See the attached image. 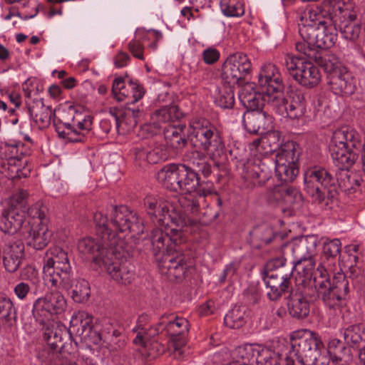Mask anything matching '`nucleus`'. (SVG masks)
Returning <instances> with one entry per match:
<instances>
[{
    "mask_svg": "<svg viewBox=\"0 0 365 365\" xmlns=\"http://www.w3.org/2000/svg\"><path fill=\"white\" fill-rule=\"evenodd\" d=\"M136 37L142 39L143 42H148V47L155 50L158 47V42L163 38V34L160 31L154 29L139 30L136 32Z\"/></svg>",
    "mask_w": 365,
    "mask_h": 365,
    "instance_id": "obj_57",
    "label": "nucleus"
},
{
    "mask_svg": "<svg viewBox=\"0 0 365 365\" xmlns=\"http://www.w3.org/2000/svg\"><path fill=\"white\" fill-rule=\"evenodd\" d=\"M320 66L327 73V83L334 94L349 96L354 93L356 85L353 76L335 55H324Z\"/></svg>",
    "mask_w": 365,
    "mask_h": 365,
    "instance_id": "obj_13",
    "label": "nucleus"
},
{
    "mask_svg": "<svg viewBox=\"0 0 365 365\" xmlns=\"http://www.w3.org/2000/svg\"><path fill=\"white\" fill-rule=\"evenodd\" d=\"M41 325L48 346L52 349H58L68 355L72 351V333H75L80 338L81 342L89 349L92 344L98 345L102 340L99 327L93 324V317L85 311L73 313L69 329L61 322L55 320Z\"/></svg>",
    "mask_w": 365,
    "mask_h": 365,
    "instance_id": "obj_2",
    "label": "nucleus"
},
{
    "mask_svg": "<svg viewBox=\"0 0 365 365\" xmlns=\"http://www.w3.org/2000/svg\"><path fill=\"white\" fill-rule=\"evenodd\" d=\"M261 109L249 110L242 116V124L245 129L250 133H257L261 129L264 132L266 129V121L270 118Z\"/></svg>",
    "mask_w": 365,
    "mask_h": 365,
    "instance_id": "obj_34",
    "label": "nucleus"
},
{
    "mask_svg": "<svg viewBox=\"0 0 365 365\" xmlns=\"http://www.w3.org/2000/svg\"><path fill=\"white\" fill-rule=\"evenodd\" d=\"M180 164L165 165L156 174L158 182L165 188L178 192Z\"/></svg>",
    "mask_w": 365,
    "mask_h": 365,
    "instance_id": "obj_36",
    "label": "nucleus"
},
{
    "mask_svg": "<svg viewBox=\"0 0 365 365\" xmlns=\"http://www.w3.org/2000/svg\"><path fill=\"white\" fill-rule=\"evenodd\" d=\"M291 346L284 358L285 365H317L322 343L314 333L306 329L293 332Z\"/></svg>",
    "mask_w": 365,
    "mask_h": 365,
    "instance_id": "obj_10",
    "label": "nucleus"
},
{
    "mask_svg": "<svg viewBox=\"0 0 365 365\" xmlns=\"http://www.w3.org/2000/svg\"><path fill=\"white\" fill-rule=\"evenodd\" d=\"M185 126H168L165 128L164 135L167 143L175 149L185 147L187 140L184 133Z\"/></svg>",
    "mask_w": 365,
    "mask_h": 365,
    "instance_id": "obj_43",
    "label": "nucleus"
},
{
    "mask_svg": "<svg viewBox=\"0 0 365 365\" xmlns=\"http://www.w3.org/2000/svg\"><path fill=\"white\" fill-rule=\"evenodd\" d=\"M258 83L264 92L267 103H271L273 97H279L284 93V83L281 73L273 63H265L259 70Z\"/></svg>",
    "mask_w": 365,
    "mask_h": 365,
    "instance_id": "obj_20",
    "label": "nucleus"
},
{
    "mask_svg": "<svg viewBox=\"0 0 365 365\" xmlns=\"http://www.w3.org/2000/svg\"><path fill=\"white\" fill-rule=\"evenodd\" d=\"M68 354L58 349H52L50 346L39 350L37 357L41 363H56L67 359Z\"/></svg>",
    "mask_w": 365,
    "mask_h": 365,
    "instance_id": "obj_52",
    "label": "nucleus"
},
{
    "mask_svg": "<svg viewBox=\"0 0 365 365\" xmlns=\"http://www.w3.org/2000/svg\"><path fill=\"white\" fill-rule=\"evenodd\" d=\"M26 97V104L31 118L39 128H44L50 125L53 110L49 106L44 105L43 99L33 98L32 91L28 87L24 88Z\"/></svg>",
    "mask_w": 365,
    "mask_h": 365,
    "instance_id": "obj_27",
    "label": "nucleus"
},
{
    "mask_svg": "<svg viewBox=\"0 0 365 365\" xmlns=\"http://www.w3.org/2000/svg\"><path fill=\"white\" fill-rule=\"evenodd\" d=\"M233 84H225L217 88V93L215 97V103L224 109L232 108L235 104V93Z\"/></svg>",
    "mask_w": 365,
    "mask_h": 365,
    "instance_id": "obj_45",
    "label": "nucleus"
},
{
    "mask_svg": "<svg viewBox=\"0 0 365 365\" xmlns=\"http://www.w3.org/2000/svg\"><path fill=\"white\" fill-rule=\"evenodd\" d=\"M142 39L135 36V39L130 41L128 43V49L133 56L138 59L143 60L144 46Z\"/></svg>",
    "mask_w": 365,
    "mask_h": 365,
    "instance_id": "obj_63",
    "label": "nucleus"
},
{
    "mask_svg": "<svg viewBox=\"0 0 365 365\" xmlns=\"http://www.w3.org/2000/svg\"><path fill=\"white\" fill-rule=\"evenodd\" d=\"M71 298L77 303L86 302L91 294L90 285L88 281L83 279H74L72 277Z\"/></svg>",
    "mask_w": 365,
    "mask_h": 365,
    "instance_id": "obj_47",
    "label": "nucleus"
},
{
    "mask_svg": "<svg viewBox=\"0 0 365 365\" xmlns=\"http://www.w3.org/2000/svg\"><path fill=\"white\" fill-rule=\"evenodd\" d=\"M220 8L223 14L229 17H239L245 14L244 4L239 0H221Z\"/></svg>",
    "mask_w": 365,
    "mask_h": 365,
    "instance_id": "obj_54",
    "label": "nucleus"
},
{
    "mask_svg": "<svg viewBox=\"0 0 365 365\" xmlns=\"http://www.w3.org/2000/svg\"><path fill=\"white\" fill-rule=\"evenodd\" d=\"M325 13L326 14H324L323 11L319 7L308 10L302 17L299 28L312 26L314 24L318 26L317 24L320 21H327L329 19L334 18V14L327 13V11H325Z\"/></svg>",
    "mask_w": 365,
    "mask_h": 365,
    "instance_id": "obj_46",
    "label": "nucleus"
},
{
    "mask_svg": "<svg viewBox=\"0 0 365 365\" xmlns=\"http://www.w3.org/2000/svg\"><path fill=\"white\" fill-rule=\"evenodd\" d=\"M93 220L98 237L81 239L77 247L100 267L106 255L113 256L123 247L126 237L138 238L145 228L139 215L123 205L111 207L106 214L98 211L94 213Z\"/></svg>",
    "mask_w": 365,
    "mask_h": 365,
    "instance_id": "obj_1",
    "label": "nucleus"
},
{
    "mask_svg": "<svg viewBox=\"0 0 365 365\" xmlns=\"http://www.w3.org/2000/svg\"><path fill=\"white\" fill-rule=\"evenodd\" d=\"M53 125L61 138L73 143L82 142L92 128L93 117L81 107L70 106L59 112Z\"/></svg>",
    "mask_w": 365,
    "mask_h": 365,
    "instance_id": "obj_8",
    "label": "nucleus"
},
{
    "mask_svg": "<svg viewBox=\"0 0 365 365\" xmlns=\"http://www.w3.org/2000/svg\"><path fill=\"white\" fill-rule=\"evenodd\" d=\"M339 272H344L346 268L349 269L347 271V274L349 278H351L353 279H359L362 280L364 278L363 272L361 269L360 267H357L356 264H353L352 262L350 264H346L344 263V260L341 259V261L339 264ZM338 271L336 270L335 272L334 275L336 274Z\"/></svg>",
    "mask_w": 365,
    "mask_h": 365,
    "instance_id": "obj_61",
    "label": "nucleus"
},
{
    "mask_svg": "<svg viewBox=\"0 0 365 365\" xmlns=\"http://www.w3.org/2000/svg\"><path fill=\"white\" fill-rule=\"evenodd\" d=\"M341 251V242L339 239L326 238L323 243L319 264L314 274L335 273L336 262H340L339 255Z\"/></svg>",
    "mask_w": 365,
    "mask_h": 365,
    "instance_id": "obj_25",
    "label": "nucleus"
},
{
    "mask_svg": "<svg viewBox=\"0 0 365 365\" xmlns=\"http://www.w3.org/2000/svg\"><path fill=\"white\" fill-rule=\"evenodd\" d=\"M16 318V311L9 297L0 296V319L10 322Z\"/></svg>",
    "mask_w": 365,
    "mask_h": 365,
    "instance_id": "obj_56",
    "label": "nucleus"
},
{
    "mask_svg": "<svg viewBox=\"0 0 365 365\" xmlns=\"http://www.w3.org/2000/svg\"><path fill=\"white\" fill-rule=\"evenodd\" d=\"M351 9L352 4L344 0H323V10H327V13L336 14L342 12L344 16H353Z\"/></svg>",
    "mask_w": 365,
    "mask_h": 365,
    "instance_id": "obj_49",
    "label": "nucleus"
},
{
    "mask_svg": "<svg viewBox=\"0 0 365 365\" xmlns=\"http://www.w3.org/2000/svg\"><path fill=\"white\" fill-rule=\"evenodd\" d=\"M144 204L153 222L165 227L173 225L185 227L194 225L197 220L190 215L197 213L200 208L198 200L190 195H181L172 200L147 196Z\"/></svg>",
    "mask_w": 365,
    "mask_h": 365,
    "instance_id": "obj_3",
    "label": "nucleus"
},
{
    "mask_svg": "<svg viewBox=\"0 0 365 365\" xmlns=\"http://www.w3.org/2000/svg\"><path fill=\"white\" fill-rule=\"evenodd\" d=\"M339 173H336V182L338 186L346 193L352 194L360 190L361 183L363 181L361 175L356 172H350V168H341L336 166Z\"/></svg>",
    "mask_w": 365,
    "mask_h": 365,
    "instance_id": "obj_32",
    "label": "nucleus"
},
{
    "mask_svg": "<svg viewBox=\"0 0 365 365\" xmlns=\"http://www.w3.org/2000/svg\"><path fill=\"white\" fill-rule=\"evenodd\" d=\"M147 149L150 164H156L167 159V151L163 145H158L153 148H147Z\"/></svg>",
    "mask_w": 365,
    "mask_h": 365,
    "instance_id": "obj_60",
    "label": "nucleus"
},
{
    "mask_svg": "<svg viewBox=\"0 0 365 365\" xmlns=\"http://www.w3.org/2000/svg\"><path fill=\"white\" fill-rule=\"evenodd\" d=\"M328 354L332 363L349 364L351 361L350 350L337 339H331L329 342Z\"/></svg>",
    "mask_w": 365,
    "mask_h": 365,
    "instance_id": "obj_42",
    "label": "nucleus"
},
{
    "mask_svg": "<svg viewBox=\"0 0 365 365\" xmlns=\"http://www.w3.org/2000/svg\"><path fill=\"white\" fill-rule=\"evenodd\" d=\"M162 330H165L174 343L175 349H178L186 342V339L190 330L188 320L182 317H173L168 322H160Z\"/></svg>",
    "mask_w": 365,
    "mask_h": 365,
    "instance_id": "obj_28",
    "label": "nucleus"
},
{
    "mask_svg": "<svg viewBox=\"0 0 365 365\" xmlns=\"http://www.w3.org/2000/svg\"><path fill=\"white\" fill-rule=\"evenodd\" d=\"M239 99L241 103L249 110H257L262 108L267 100H264V92L257 93L254 90L252 84L247 83L239 91Z\"/></svg>",
    "mask_w": 365,
    "mask_h": 365,
    "instance_id": "obj_35",
    "label": "nucleus"
},
{
    "mask_svg": "<svg viewBox=\"0 0 365 365\" xmlns=\"http://www.w3.org/2000/svg\"><path fill=\"white\" fill-rule=\"evenodd\" d=\"M29 246L36 250L43 249L48 244L51 233L48 230L47 223H36L28 225L22 233Z\"/></svg>",
    "mask_w": 365,
    "mask_h": 365,
    "instance_id": "obj_30",
    "label": "nucleus"
},
{
    "mask_svg": "<svg viewBox=\"0 0 365 365\" xmlns=\"http://www.w3.org/2000/svg\"><path fill=\"white\" fill-rule=\"evenodd\" d=\"M314 267V265H309V262H302L299 266H298V269H294L297 271L300 277H302V289H304L305 287H309L311 289H314L313 280L315 274V272L314 274L312 273V269Z\"/></svg>",
    "mask_w": 365,
    "mask_h": 365,
    "instance_id": "obj_55",
    "label": "nucleus"
},
{
    "mask_svg": "<svg viewBox=\"0 0 365 365\" xmlns=\"http://www.w3.org/2000/svg\"><path fill=\"white\" fill-rule=\"evenodd\" d=\"M125 81L121 77L116 78L113 81L112 86V92L117 98L118 101H123V98L127 96L125 90Z\"/></svg>",
    "mask_w": 365,
    "mask_h": 365,
    "instance_id": "obj_64",
    "label": "nucleus"
},
{
    "mask_svg": "<svg viewBox=\"0 0 365 365\" xmlns=\"http://www.w3.org/2000/svg\"><path fill=\"white\" fill-rule=\"evenodd\" d=\"M297 51L304 55L309 61L313 60L317 61L320 65V61L324 57L320 56L319 48L317 47L315 43H312L309 39H303L302 41L296 43Z\"/></svg>",
    "mask_w": 365,
    "mask_h": 365,
    "instance_id": "obj_51",
    "label": "nucleus"
},
{
    "mask_svg": "<svg viewBox=\"0 0 365 365\" xmlns=\"http://www.w3.org/2000/svg\"><path fill=\"white\" fill-rule=\"evenodd\" d=\"M252 71L251 60L247 54L236 52L229 55L222 64V78L228 84L242 85Z\"/></svg>",
    "mask_w": 365,
    "mask_h": 365,
    "instance_id": "obj_17",
    "label": "nucleus"
},
{
    "mask_svg": "<svg viewBox=\"0 0 365 365\" xmlns=\"http://www.w3.org/2000/svg\"><path fill=\"white\" fill-rule=\"evenodd\" d=\"M318 243V239L315 235L303 236L292 242L293 269H298V266L306 262H309V265H315L313 257L316 255Z\"/></svg>",
    "mask_w": 365,
    "mask_h": 365,
    "instance_id": "obj_23",
    "label": "nucleus"
},
{
    "mask_svg": "<svg viewBox=\"0 0 365 365\" xmlns=\"http://www.w3.org/2000/svg\"><path fill=\"white\" fill-rule=\"evenodd\" d=\"M178 185L179 192H189L187 195L192 196L191 192L197 190L200 185L198 174L189 167L180 164ZM193 197L197 200L195 196Z\"/></svg>",
    "mask_w": 365,
    "mask_h": 365,
    "instance_id": "obj_37",
    "label": "nucleus"
},
{
    "mask_svg": "<svg viewBox=\"0 0 365 365\" xmlns=\"http://www.w3.org/2000/svg\"><path fill=\"white\" fill-rule=\"evenodd\" d=\"M361 145V135L354 128L344 126L335 130L329 145L333 163L341 168H351L358 158L352 149Z\"/></svg>",
    "mask_w": 365,
    "mask_h": 365,
    "instance_id": "obj_11",
    "label": "nucleus"
},
{
    "mask_svg": "<svg viewBox=\"0 0 365 365\" xmlns=\"http://www.w3.org/2000/svg\"><path fill=\"white\" fill-rule=\"evenodd\" d=\"M304 289L300 290V294H292L289 302V313L293 317L297 319H304L310 311L309 296L304 294Z\"/></svg>",
    "mask_w": 365,
    "mask_h": 365,
    "instance_id": "obj_38",
    "label": "nucleus"
},
{
    "mask_svg": "<svg viewBox=\"0 0 365 365\" xmlns=\"http://www.w3.org/2000/svg\"><path fill=\"white\" fill-rule=\"evenodd\" d=\"M299 155L294 141H287L281 146L275 156V173L282 182H292L298 174L296 165Z\"/></svg>",
    "mask_w": 365,
    "mask_h": 365,
    "instance_id": "obj_18",
    "label": "nucleus"
},
{
    "mask_svg": "<svg viewBox=\"0 0 365 365\" xmlns=\"http://www.w3.org/2000/svg\"><path fill=\"white\" fill-rule=\"evenodd\" d=\"M125 245V243L114 255H106V260L101 267L107 271L113 280L121 284H130L135 278L134 267L131 263L127 260L120 262L117 260L121 251L124 250Z\"/></svg>",
    "mask_w": 365,
    "mask_h": 365,
    "instance_id": "obj_22",
    "label": "nucleus"
},
{
    "mask_svg": "<svg viewBox=\"0 0 365 365\" xmlns=\"http://www.w3.org/2000/svg\"><path fill=\"white\" fill-rule=\"evenodd\" d=\"M214 364L232 365H279L281 356L278 353L266 347L245 344L229 352L224 349L212 356Z\"/></svg>",
    "mask_w": 365,
    "mask_h": 365,
    "instance_id": "obj_7",
    "label": "nucleus"
},
{
    "mask_svg": "<svg viewBox=\"0 0 365 365\" xmlns=\"http://www.w3.org/2000/svg\"><path fill=\"white\" fill-rule=\"evenodd\" d=\"M319 26L299 27V33L302 39H309L315 43L319 49H326L332 47L336 40V26L334 18L329 19L327 21H320Z\"/></svg>",
    "mask_w": 365,
    "mask_h": 365,
    "instance_id": "obj_19",
    "label": "nucleus"
},
{
    "mask_svg": "<svg viewBox=\"0 0 365 365\" xmlns=\"http://www.w3.org/2000/svg\"><path fill=\"white\" fill-rule=\"evenodd\" d=\"M267 198L270 202H276L282 212L298 209L302 204V195L296 189L285 186H276L268 191Z\"/></svg>",
    "mask_w": 365,
    "mask_h": 365,
    "instance_id": "obj_26",
    "label": "nucleus"
},
{
    "mask_svg": "<svg viewBox=\"0 0 365 365\" xmlns=\"http://www.w3.org/2000/svg\"><path fill=\"white\" fill-rule=\"evenodd\" d=\"M284 63L290 75L304 87L313 88L321 81L320 70L311 61L287 54L284 58Z\"/></svg>",
    "mask_w": 365,
    "mask_h": 365,
    "instance_id": "obj_16",
    "label": "nucleus"
},
{
    "mask_svg": "<svg viewBox=\"0 0 365 365\" xmlns=\"http://www.w3.org/2000/svg\"><path fill=\"white\" fill-rule=\"evenodd\" d=\"M351 14L353 16H344L342 13H336L334 14V21L344 38L355 41L360 35L361 26L354 22L356 15L353 9H351Z\"/></svg>",
    "mask_w": 365,
    "mask_h": 365,
    "instance_id": "obj_33",
    "label": "nucleus"
},
{
    "mask_svg": "<svg viewBox=\"0 0 365 365\" xmlns=\"http://www.w3.org/2000/svg\"><path fill=\"white\" fill-rule=\"evenodd\" d=\"M304 190L313 203L320 208L328 210L338 195L336 178L324 168L314 166L308 168L304 174Z\"/></svg>",
    "mask_w": 365,
    "mask_h": 365,
    "instance_id": "obj_6",
    "label": "nucleus"
},
{
    "mask_svg": "<svg viewBox=\"0 0 365 365\" xmlns=\"http://www.w3.org/2000/svg\"><path fill=\"white\" fill-rule=\"evenodd\" d=\"M66 300L59 291L47 292L33 303L32 314L39 324H45L64 312Z\"/></svg>",
    "mask_w": 365,
    "mask_h": 365,
    "instance_id": "obj_15",
    "label": "nucleus"
},
{
    "mask_svg": "<svg viewBox=\"0 0 365 365\" xmlns=\"http://www.w3.org/2000/svg\"><path fill=\"white\" fill-rule=\"evenodd\" d=\"M23 145L6 144L4 145L5 156L7 158L6 176L11 180L27 178L30 175V168L27 161H23L20 155H23Z\"/></svg>",
    "mask_w": 365,
    "mask_h": 365,
    "instance_id": "obj_24",
    "label": "nucleus"
},
{
    "mask_svg": "<svg viewBox=\"0 0 365 365\" xmlns=\"http://www.w3.org/2000/svg\"><path fill=\"white\" fill-rule=\"evenodd\" d=\"M189 132L192 145L206 152L211 157L219 155L225 147L220 130L206 118L191 119Z\"/></svg>",
    "mask_w": 365,
    "mask_h": 365,
    "instance_id": "obj_12",
    "label": "nucleus"
},
{
    "mask_svg": "<svg viewBox=\"0 0 365 365\" xmlns=\"http://www.w3.org/2000/svg\"><path fill=\"white\" fill-rule=\"evenodd\" d=\"M43 274L44 281L53 287L68 290L72 287L73 271L68 253L56 246L46 252Z\"/></svg>",
    "mask_w": 365,
    "mask_h": 365,
    "instance_id": "obj_9",
    "label": "nucleus"
},
{
    "mask_svg": "<svg viewBox=\"0 0 365 365\" xmlns=\"http://www.w3.org/2000/svg\"><path fill=\"white\" fill-rule=\"evenodd\" d=\"M313 285V289L304 288L305 296H309L311 301L320 298L324 306L331 310L340 309L349 289L345 274L339 272L334 276L331 282L329 274H314Z\"/></svg>",
    "mask_w": 365,
    "mask_h": 365,
    "instance_id": "obj_5",
    "label": "nucleus"
},
{
    "mask_svg": "<svg viewBox=\"0 0 365 365\" xmlns=\"http://www.w3.org/2000/svg\"><path fill=\"white\" fill-rule=\"evenodd\" d=\"M140 351L142 354L146 355L148 358L155 359L165 351V347L157 341L153 340L148 344L146 348L141 346Z\"/></svg>",
    "mask_w": 365,
    "mask_h": 365,
    "instance_id": "obj_62",
    "label": "nucleus"
},
{
    "mask_svg": "<svg viewBox=\"0 0 365 365\" xmlns=\"http://www.w3.org/2000/svg\"><path fill=\"white\" fill-rule=\"evenodd\" d=\"M246 308L243 306H235L225 317L224 322L231 329H239L246 322Z\"/></svg>",
    "mask_w": 365,
    "mask_h": 365,
    "instance_id": "obj_48",
    "label": "nucleus"
},
{
    "mask_svg": "<svg viewBox=\"0 0 365 365\" xmlns=\"http://www.w3.org/2000/svg\"><path fill=\"white\" fill-rule=\"evenodd\" d=\"M285 264L286 259L283 257L274 259L267 263L264 281L269 288L267 296L271 300L277 299L289 287L292 272L285 271Z\"/></svg>",
    "mask_w": 365,
    "mask_h": 365,
    "instance_id": "obj_14",
    "label": "nucleus"
},
{
    "mask_svg": "<svg viewBox=\"0 0 365 365\" xmlns=\"http://www.w3.org/2000/svg\"><path fill=\"white\" fill-rule=\"evenodd\" d=\"M142 114L143 111L138 108H126L120 118H115V124L129 132L137 125Z\"/></svg>",
    "mask_w": 365,
    "mask_h": 365,
    "instance_id": "obj_44",
    "label": "nucleus"
},
{
    "mask_svg": "<svg viewBox=\"0 0 365 365\" xmlns=\"http://www.w3.org/2000/svg\"><path fill=\"white\" fill-rule=\"evenodd\" d=\"M183 116L178 106L172 104L169 106H163L155 110L150 115L152 123L156 127H160L162 123L173 122L180 119Z\"/></svg>",
    "mask_w": 365,
    "mask_h": 365,
    "instance_id": "obj_39",
    "label": "nucleus"
},
{
    "mask_svg": "<svg viewBox=\"0 0 365 365\" xmlns=\"http://www.w3.org/2000/svg\"><path fill=\"white\" fill-rule=\"evenodd\" d=\"M29 196V193L27 190L19 189L6 200L5 207L25 210L26 212L28 206Z\"/></svg>",
    "mask_w": 365,
    "mask_h": 365,
    "instance_id": "obj_53",
    "label": "nucleus"
},
{
    "mask_svg": "<svg viewBox=\"0 0 365 365\" xmlns=\"http://www.w3.org/2000/svg\"><path fill=\"white\" fill-rule=\"evenodd\" d=\"M279 115H286L292 119L302 118L306 112L307 105L304 96L297 92H291L289 99H286L284 93L279 98L273 97L269 104Z\"/></svg>",
    "mask_w": 365,
    "mask_h": 365,
    "instance_id": "obj_21",
    "label": "nucleus"
},
{
    "mask_svg": "<svg viewBox=\"0 0 365 365\" xmlns=\"http://www.w3.org/2000/svg\"><path fill=\"white\" fill-rule=\"evenodd\" d=\"M272 177V170L266 162L259 160L248 164L244 176L254 186H263Z\"/></svg>",
    "mask_w": 365,
    "mask_h": 365,
    "instance_id": "obj_31",
    "label": "nucleus"
},
{
    "mask_svg": "<svg viewBox=\"0 0 365 365\" xmlns=\"http://www.w3.org/2000/svg\"><path fill=\"white\" fill-rule=\"evenodd\" d=\"M160 330H162V327H160V323L156 327H150L147 328L139 327L137 329H133L134 331H137V335L133 341V344L146 348L148 344L153 341L152 338L158 334Z\"/></svg>",
    "mask_w": 365,
    "mask_h": 365,
    "instance_id": "obj_50",
    "label": "nucleus"
},
{
    "mask_svg": "<svg viewBox=\"0 0 365 365\" xmlns=\"http://www.w3.org/2000/svg\"><path fill=\"white\" fill-rule=\"evenodd\" d=\"M26 212L4 207L0 216V229L4 232L14 234L19 230L24 231L26 225Z\"/></svg>",
    "mask_w": 365,
    "mask_h": 365,
    "instance_id": "obj_29",
    "label": "nucleus"
},
{
    "mask_svg": "<svg viewBox=\"0 0 365 365\" xmlns=\"http://www.w3.org/2000/svg\"><path fill=\"white\" fill-rule=\"evenodd\" d=\"M165 231L161 228L153 229L151 232L150 239L155 252H167L160 263V269L163 274L167 276L170 281H181L190 273V268L185 264L182 255L169 254L173 250L178 252L175 247L185 242V237L182 232L184 227H164Z\"/></svg>",
    "mask_w": 365,
    "mask_h": 365,
    "instance_id": "obj_4",
    "label": "nucleus"
},
{
    "mask_svg": "<svg viewBox=\"0 0 365 365\" xmlns=\"http://www.w3.org/2000/svg\"><path fill=\"white\" fill-rule=\"evenodd\" d=\"M130 153L133 155L135 166L145 168L150 164L148 160V151L147 148L136 146L130 150Z\"/></svg>",
    "mask_w": 365,
    "mask_h": 365,
    "instance_id": "obj_59",
    "label": "nucleus"
},
{
    "mask_svg": "<svg viewBox=\"0 0 365 365\" xmlns=\"http://www.w3.org/2000/svg\"><path fill=\"white\" fill-rule=\"evenodd\" d=\"M24 256V246L22 244H13L4 251L3 262L7 272H15L19 267Z\"/></svg>",
    "mask_w": 365,
    "mask_h": 365,
    "instance_id": "obj_40",
    "label": "nucleus"
},
{
    "mask_svg": "<svg viewBox=\"0 0 365 365\" xmlns=\"http://www.w3.org/2000/svg\"><path fill=\"white\" fill-rule=\"evenodd\" d=\"M45 208H42V204L39 202L33 205L31 207H26V213L32 218V222L28 221V225H35L36 223H47Z\"/></svg>",
    "mask_w": 365,
    "mask_h": 365,
    "instance_id": "obj_58",
    "label": "nucleus"
},
{
    "mask_svg": "<svg viewBox=\"0 0 365 365\" xmlns=\"http://www.w3.org/2000/svg\"><path fill=\"white\" fill-rule=\"evenodd\" d=\"M345 343L352 347H359L365 344V326L361 324L349 325L340 329Z\"/></svg>",
    "mask_w": 365,
    "mask_h": 365,
    "instance_id": "obj_41",
    "label": "nucleus"
}]
</instances>
